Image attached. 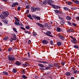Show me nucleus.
<instances>
[{"mask_svg": "<svg viewBox=\"0 0 79 79\" xmlns=\"http://www.w3.org/2000/svg\"><path fill=\"white\" fill-rule=\"evenodd\" d=\"M8 60L10 61L13 62L15 61L16 59L15 57L13 55H10L8 56Z\"/></svg>", "mask_w": 79, "mask_h": 79, "instance_id": "nucleus-1", "label": "nucleus"}, {"mask_svg": "<svg viewBox=\"0 0 79 79\" xmlns=\"http://www.w3.org/2000/svg\"><path fill=\"white\" fill-rule=\"evenodd\" d=\"M19 20L18 19H16L15 20V23H14L15 24L17 25V26H21L23 27V25L21 23H20V24H19Z\"/></svg>", "mask_w": 79, "mask_h": 79, "instance_id": "nucleus-2", "label": "nucleus"}, {"mask_svg": "<svg viewBox=\"0 0 79 79\" xmlns=\"http://www.w3.org/2000/svg\"><path fill=\"white\" fill-rule=\"evenodd\" d=\"M51 33H52V32L49 31L46 32V33H44L45 34H46V35H48V36H49V37H53V35H50L51 34Z\"/></svg>", "mask_w": 79, "mask_h": 79, "instance_id": "nucleus-3", "label": "nucleus"}, {"mask_svg": "<svg viewBox=\"0 0 79 79\" xmlns=\"http://www.w3.org/2000/svg\"><path fill=\"white\" fill-rule=\"evenodd\" d=\"M3 15H5V16L6 17H7L10 15V13L7 11H6L5 12H3L2 13Z\"/></svg>", "mask_w": 79, "mask_h": 79, "instance_id": "nucleus-4", "label": "nucleus"}, {"mask_svg": "<svg viewBox=\"0 0 79 79\" xmlns=\"http://www.w3.org/2000/svg\"><path fill=\"white\" fill-rule=\"evenodd\" d=\"M42 43L44 45H46V44H48V41L46 40H41Z\"/></svg>", "mask_w": 79, "mask_h": 79, "instance_id": "nucleus-5", "label": "nucleus"}, {"mask_svg": "<svg viewBox=\"0 0 79 79\" xmlns=\"http://www.w3.org/2000/svg\"><path fill=\"white\" fill-rule=\"evenodd\" d=\"M52 3H54V2L52 0H49L48 2V5H49L50 6L52 5Z\"/></svg>", "mask_w": 79, "mask_h": 79, "instance_id": "nucleus-6", "label": "nucleus"}, {"mask_svg": "<svg viewBox=\"0 0 79 79\" xmlns=\"http://www.w3.org/2000/svg\"><path fill=\"white\" fill-rule=\"evenodd\" d=\"M36 24L40 27H42V28H44V25H42V24L40 23H36Z\"/></svg>", "mask_w": 79, "mask_h": 79, "instance_id": "nucleus-7", "label": "nucleus"}, {"mask_svg": "<svg viewBox=\"0 0 79 79\" xmlns=\"http://www.w3.org/2000/svg\"><path fill=\"white\" fill-rule=\"evenodd\" d=\"M0 18L2 19H4L6 18V16H5L4 15H3L2 14L0 15Z\"/></svg>", "mask_w": 79, "mask_h": 79, "instance_id": "nucleus-8", "label": "nucleus"}, {"mask_svg": "<svg viewBox=\"0 0 79 79\" xmlns=\"http://www.w3.org/2000/svg\"><path fill=\"white\" fill-rule=\"evenodd\" d=\"M12 36L13 37L12 38V39L13 40H16V35L15 34H12Z\"/></svg>", "mask_w": 79, "mask_h": 79, "instance_id": "nucleus-9", "label": "nucleus"}, {"mask_svg": "<svg viewBox=\"0 0 79 79\" xmlns=\"http://www.w3.org/2000/svg\"><path fill=\"white\" fill-rule=\"evenodd\" d=\"M31 10L32 12H35L36 11V8L34 7H31Z\"/></svg>", "mask_w": 79, "mask_h": 79, "instance_id": "nucleus-10", "label": "nucleus"}, {"mask_svg": "<svg viewBox=\"0 0 79 79\" xmlns=\"http://www.w3.org/2000/svg\"><path fill=\"white\" fill-rule=\"evenodd\" d=\"M59 37L61 40H64L65 39L64 37H63V36L61 35H59Z\"/></svg>", "mask_w": 79, "mask_h": 79, "instance_id": "nucleus-11", "label": "nucleus"}, {"mask_svg": "<svg viewBox=\"0 0 79 79\" xmlns=\"http://www.w3.org/2000/svg\"><path fill=\"white\" fill-rule=\"evenodd\" d=\"M77 41L76 40V39H75V40H71V42H72V43H73V44H77Z\"/></svg>", "mask_w": 79, "mask_h": 79, "instance_id": "nucleus-12", "label": "nucleus"}, {"mask_svg": "<svg viewBox=\"0 0 79 79\" xmlns=\"http://www.w3.org/2000/svg\"><path fill=\"white\" fill-rule=\"evenodd\" d=\"M15 64L17 66H20V65H21V63L19 62V61H17V62H15Z\"/></svg>", "mask_w": 79, "mask_h": 79, "instance_id": "nucleus-13", "label": "nucleus"}, {"mask_svg": "<svg viewBox=\"0 0 79 79\" xmlns=\"http://www.w3.org/2000/svg\"><path fill=\"white\" fill-rule=\"evenodd\" d=\"M66 19L67 20H71V19H72V18H71V17H70V16H67L66 17Z\"/></svg>", "mask_w": 79, "mask_h": 79, "instance_id": "nucleus-14", "label": "nucleus"}, {"mask_svg": "<svg viewBox=\"0 0 79 79\" xmlns=\"http://www.w3.org/2000/svg\"><path fill=\"white\" fill-rule=\"evenodd\" d=\"M27 17H28V18H29L30 19H33V18H32V16H31V15H27Z\"/></svg>", "mask_w": 79, "mask_h": 79, "instance_id": "nucleus-15", "label": "nucleus"}, {"mask_svg": "<svg viewBox=\"0 0 79 79\" xmlns=\"http://www.w3.org/2000/svg\"><path fill=\"white\" fill-rule=\"evenodd\" d=\"M61 28H60L58 27H57V29H56L57 32H60V31H61Z\"/></svg>", "mask_w": 79, "mask_h": 79, "instance_id": "nucleus-16", "label": "nucleus"}, {"mask_svg": "<svg viewBox=\"0 0 79 79\" xmlns=\"http://www.w3.org/2000/svg\"><path fill=\"white\" fill-rule=\"evenodd\" d=\"M65 75L67 76H69L71 75V73L69 72H67L65 73Z\"/></svg>", "mask_w": 79, "mask_h": 79, "instance_id": "nucleus-17", "label": "nucleus"}, {"mask_svg": "<svg viewBox=\"0 0 79 79\" xmlns=\"http://www.w3.org/2000/svg\"><path fill=\"white\" fill-rule=\"evenodd\" d=\"M54 11H55V13H61V11L58 10H54Z\"/></svg>", "mask_w": 79, "mask_h": 79, "instance_id": "nucleus-18", "label": "nucleus"}, {"mask_svg": "<svg viewBox=\"0 0 79 79\" xmlns=\"http://www.w3.org/2000/svg\"><path fill=\"white\" fill-rule=\"evenodd\" d=\"M57 45H58V46H60L61 45V42L60 41H58L57 42Z\"/></svg>", "mask_w": 79, "mask_h": 79, "instance_id": "nucleus-19", "label": "nucleus"}, {"mask_svg": "<svg viewBox=\"0 0 79 79\" xmlns=\"http://www.w3.org/2000/svg\"><path fill=\"white\" fill-rule=\"evenodd\" d=\"M9 39V38L8 37L6 36V37H4L3 38V40H4L6 41V40H8V39Z\"/></svg>", "mask_w": 79, "mask_h": 79, "instance_id": "nucleus-20", "label": "nucleus"}, {"mask_svg": "<svg viewBox=\"0 0 79 79\" xmlns=\"http://www.w3.org/2000/svg\"><path fill=\"white\" fill-rule=\"evenodd\" d=\"M43 3L44 5H46L48 3V2L46 0H44L43 2Z\"/></svg>", "mask_w": 79, "mask_h": 79, "instance_id": "nucleus-21", "label": "nucleus"}, {"mask_svg": "<svg viewBox=\"0 0 79 79\" xmlns=\"http://www.w3.org/2000/svg\"><path fill=\"white\" fill-rule=\"evenodd\" d=\"M37 62H38L39 63H46V62L45 61H41L40 60H38Z\"/></svg>", "mask_w": 79, "mask_h": 79, "instance_id": "nucleus-22", "label": "nucleus"}, {"mask_svg": "<svg viewBox=\"0 0 79 79\" xmlns=\"http://www.w3.org/2000/svg\"><path fill=\"white\" fill-rule=\"evenodd\" d=\"M64 10H65L66 11H69V9L68 8L65 7H64Z\"/></svg>", "mask_w": 79, "mask_h": 79, "instance_id": "nucleus-23", "label": "nucleus"}, {"mask_svg": "<svg viewBox=\"0 0 79 79\" xmlns=\"http://www.w3.org/2000/svg\"><path fill=\"white\" fill-rule=\"evenodd\" d=\"M73 47L74 48H78V49H79V47L77 44L74 45Z\"/></svg>", "mask_w": 79, "mask_h": 79, "instance_id": "nucleus-24", "label": "nucleus"}, {"mask_svg": "<svg viewBox=\"0 0 79 79\" xmlns=\"http://www.w3.org/2000/svg\"><path fill=\"white\" fill-rule=\"evenodd\" d=\"M38 65L40 66V67H41L42 68H44V65L43 64H38Z\"/></svg>", "mask_w": 79, "mask_h": 79, "instance_id": "nucleus-25", "label": "nucleus"}, {"mask_svg": "<svg viewBox=\"0 0 79 79\" xmlns=\"http://www.w3.org/2000/svg\"><path fill=\"white\" fill-rule=\"evenodd\" d=\"M36 19L37 20H38L39 21H40V19H41V18H40V17L39 16H37L36 17Z\"/></svg>", "mask_w": 79, "mask_h": 79, "instance_id": "nucleus-26", "label": "nucleus"}, {"mask_svg": "<svg viewBox=\"0 0 79 79\" xmlns=\"http://www.w3.org/2000/svg\"><path fill=\"white\" fill-rule=\"evenodd\" d=\"M74 3H76L78 5H79V1L78 0H76L74 1Z\"/></svg>", "mask_w": 79, "mask_h": 79, "instance_id": "nucleus-27", "label": "nucleus"}, {"mask_svg": "<svg viewBox=\"0 0 79 79\" xmlns=\"http://www.w3.org/2000/svg\"><path fill=\"white\" fill-rule=\"evenodd\" d=\"M17 72V70H16V69H13V70H12L13 73H16Z\"/></svg>", "mask_w": 79, "mask_h": 79, "instance_id": "nucleus-28", "label": "nucleus"}, {"mask_svg": "<svg viewBox=\"0 0 79 79\" xmlns=\"http://www.w3.org/2000/svg\"><path fill=\"white\" fill-rule=\"evenodd\" d=\"M74 74H77V70H74L73 71Z\"/></svg>", "mask_w": 79, "mask_h": 79, "instance_id": "nucleus-29", "label": "nucleus"}, {"mask_svg": "<svg viewBox=\"0 0 79 79\" xmlns=\"http://www.w3.org/2000/svg\"><path fill=\"white\" fill-rule=\"evenodd\" d=\"M60 8V7L58 6H55V9H58V8Z\"/></svg>", "mask_w": 79, "mask_h": 79, "instance_id": "nucleus-30", "label": "nucleus"}, {"mask_svg": "<svg viewBox=\"0 0 79 79\" xmlns=\"http://www.w3.org/2000/svg\"><path fill=\"white\" fill-rule=\"evenodd\" d=\"M22 77H23V78H24V79H27V77H26V75H22Z\"/></svg>", "mask_w": 79, "mask_h": 79, "instance_id": "nucleus-31", "label": "nucleus"}, {"mask_svg": "<svg viewBox=\"0 0 79 79\" xmlns=\"http://www.w3.org/2000/svg\"><path fill=\"white\" fill-rule=\"evenodd\" d=\"M13 30L15 32H18V31H17V30H16V29L15 28H13Z\"/></svg>", "mask_w": 79, "mask_h": 79, "instance_id": "nucleus-32", "label": "nucleus"}, {"mask_svg": "<svg viewBox=\"0 0 79 79\" xmlns=\"http://www.w3.org/2000/svg\"><path fill=\"white\" fill-rule=\"evenodd\" d=\"M26 8L27 9H29L30 8V6L29 5H27L26 7Z\"/></svg>", "mask_w": 79, "mask_h": 79, "instance_id": "nucleus-33", "label": "nucleus"}, {"mask_svg": "<svg viewBox=\"0 0 79 79\" xmlns=\"http://www.w3.org/2000/svg\"><path fill=\"white\" fill-rule=\"evenodd\" d=\"M71 10H76V8L75 7H72L71 8Z\"/></svg>", "mask_w": 79, "mask_h": 79, "instance_id": "nucleus-34", "label": "nucleus"}, {"mask_svg": "<svg viewBox=\"0 0 79 79\" xmlns=\"http://www.w3.org/2000/svg\"><path fill=\"white\" fill-rule=\"evenodd\" d=\"M65 64V63H64V62H61V66H64V64Z\"/></svg>", "mask_w": 79, "mask_h": 79, "instance_id": "nucleus-35", "label": "nucleus"}, {"mask_svg": "<svg viewBox=\"0 0 79 79\" xmlns=\"http://www.w3.org/2000/svg\"><path fill=\"white\" fill-rule=\"evenodd\" d=\"M26 28L27 29H30V27H29V26H26Z\"/></svg>", "mask_w": 79, "mask_h": 79, "instance_id": "nucleus-36", "label": "nucleus"}, {"mask_svg": "<svg viewBox=\"0 0 79 79\" xmlns=\"http://www.w3.org/2000/svg\"><path fill=\"white\" fill-rule=\"evenodd\" d=\"M22 65L23 66H24V67H26V66H27V64H22Z\"/></svg>", "mask_w": 79, "mask_h": 79, "instance_id": "nucleus-37", "label": "nucleus"}, {"mask_svg": "<svg viewBox=\"0 0 79 79\" xmlns=\"http://www.w3.org/2000/svg\"><path fill=\"white\" fill-rule=\"evenodd\" d=\"M47 28L48 29H51L52 28V27H51V26H49L47 27Z\"/></svg>", "mask_w": 79, "mask_h": 79, "instance_id": "nucleus-38", "label": "nucleus"}, {"mask_svg": "<svg viewBox=\"0 0 79 79\" xmlns=\"http://www.w3.org/2000/svg\"><path fill=\"white\" fill-rule=\"evenodd\" d=\"M50 69V68L49 67H45V69L46 70H48V69Z\"/></svg>", "mask_w": 79, "mask_h": 79, "instance_id": "nucleus-39", "label": "nucleus"}, {"mask_svg": "<svg viewBox=\"0 0 79 79\" xmlns=\"http://www.w3.org/2000/svg\"><path fill=\"white\" fill-rule=\"evenodd\" d=\"M4 74H5V75H8V73L5 72H4L3 73Z\"/></svg>", "mask_w": 79, "mask_h": 79, "instance_id": "nucleus-40", "label": "nucleus"}, {"mask_svg": "<svg viewBox=\"0 0 79 79\" xmlns=\"http://www.w3.org/2000/svg\"><path fill=\"white\" fill-rule=\"evenodd\" d=\"M36 10L37 11H40V8H36Z\"/></svg>", "mask_w": 79, "mask_h": 79, "instance_id": "nucleus-41", "label": "nucleus"}, {"mask_svg": "<svg viewBox=\"0 0 79 79\" xmlns=\"http://www.w3.org/2000/svg\"><path fill=\"white\" fill-rule=\"evenodd\" d=\"M50 44L51 45H53V41H50Z\"/></svg>", "mask_w": 79, "mask_h": 79, "instance_id": "nucleus-42", "label": "nucleus"}, {"mask_svg": "<svg viewBox=\"0 0 79 79\" xmlns=\"http://www.w3.org/2000/svg\"><path fill=\"white\" fill-rule=\"evenodd\" d=\"M32 16L33 18H35V19H36L37 16H36L34 15H33Z\"/></svg>", "mask_w": 79, "mask_h": 79, "instance_id": "nucleus-43", "label": "nucleus"}, {"mask_svg": "<svg viewBox=\"0 0 79 79\" xmlns=\"http://www.w3.org/2000/svg\"><path fill=\"white\" fill-rule=\"evenodd\" d=\"M51 6H52V7H53V8H55V5H53V4H52V5H51Z\"/></svg>", "mask_w": 79, "mask_h": 79, "instance_id": "nucleus-44", "label": "nucleus"}, {"mask_svg": "<svg viewBox=\"0 0 79 79\" xmlns=\"http://www.w3.org/2000/svg\"><path fill=\"white\" fill-rule=\"evenodd\" d=\"M20 28H21L22 29H23V30H24V31H26V29H25V28H24V27H20Z\"/></svg>", "mask_w": 79, "mask_h": 79, "instance_id": "nucleus-45", "label": "nucleus"}, {"mask_svg": "<svg viewBox=\"0 0 79 79\" xmlns=\"http://www.w3.org/2000/svg\"><path fill=\"white\" fill-rule=\"evenodd\" d=\"M72 24L73 26H77V24H76L75 23H72Z\"/></svg>", "mask_w": 79, "mask_h": 79, "instance_id": "nucleus-46", "label": "nucleus"}, {"mask_svg": "<svg viewBox=\"0 0 79 79\" xmlns=\"http://www.w3.org/2000/svg\"><path fill=\"white\" fill-rule=\"evenodd\" d=\"M56 66L57 68H58V67H59L60 66L59 65V64H56Z\"/></svg>", "mask_w": 79, "mask_h": 79, "instance_id": "nucleus-47", "label": "nucleus"}, {"mask_svg": "<svg viewBox=\"0 0 79 79\" xmlns=\"http://www.w3.org/2000/svg\"><path fill=\"white\" fill-rule=\"evenodd\" d=\"M13 40H13V39H12V38H11L10 40V42H13Z\"/></svg>", "mask_w": 79, "mask_h": 79, "instance_id": "nucleus-48", "label": "nucleus"}, {"mask_svg": "<svg viewBox=\"0 0 79 79\" xmlns=\"http://www.w3.org/2000/svg\"><path fill=\"white\" fill-rule=\"evenodd\" d=\"M33 35H34V36H35H35H36V35H37V33H34L33 34Z\"/></svg>", "mask_w": 79, "mask_h": 79, "instance_id": "nucleus-49", "label": "nucleus"}, {"mask_svg": "<svg viewBox=\"0 0 79 79\" xmlns=\"http://www.w3.org/2000/svg\"><path fill=\"white\" fill-rule=\"evenodd\" d=\"M15 4L14 3L12 5V8H13V7H15Z\"/></svg>", "mask_w": 79, "mask_h": 79, "instance_id": "nucleus-50", "label": "nucleus"}, {"mask_svg": "<svg viewBox=\"0 0 79 79\" xmlns=\"http://www.w3.org/2000/svg\"><path fill=\"white\" fill-rule=\"evenodd\" d=\"M21 7H18V11H20V10H21Z\"/></svg>", "mask_w": 79, "mask_h": 79, "instance_id": "nucleus-51", "label": "nucleus"}, {"mask_svg": "<svg viewBox=\"0 0 79 79\" xmlns=\"http://www.w3.org/2000/svg\"><path fill=\"white\" fill-rule=\"evenodd\" d=\"M14 4L15 5V6L16 5H18V3L17 2H16L15 3H14Z\"/></svg>", "mask_w": 79, "mask_h": 79, "instance_id": "nucleus-52", "label": "nucleus"}, {"mask_svg": "<svg viewBox=\"0 0 79 79\" xmlns=\"http://www.w3.org/2000/svg\"><path fill=\"white\" fill-rule=\"evenodd\" d=\"M48 65H49V66H50V67H53V65H52L50 64H49Z\"/></svg>", "mask_w": 79, "mask_h": 79, "instance_id": "nucleus-53", "label": "nucleus"}, {"mask_svg": "<svg viewBox=\"0 0 79 79\" xmlns=\"http://www.w3.org/2000/svg\"><path fill=\"white\" fill-rule=\"evenodd\" d=\"M12 49V48H10L8 49V51L9 52H11V50Z\"/></svg>", "mask_w": 79, "mask_h": 79, "instance_id": "nucleus-54", "label": "nucleus"}, {"mask_svg": "<svg viewBox=\"0 0 79 79\" xmlns=\"http://www.w3.org/2000/svg\"><path fill=\"white\" fill-rule=\"evenodd\" d=\"M22 73L24 74H25V71H24V69H23L22 71Z\"/></svg>", "mask_w": 79, "mask_h": 79, "instance_id": "nucleus-55", "label": "nucleus"}, {"mask_svg": "<svg viewBox=\"0 0 79 79\" xmlns=\"http://www.w3.org/2000/svg\"><path fill=\"white\" fill-rule=\"evenodd\" d=\"M71 38V39H73V40H76V39H75L72 36H70Z\"/></svg>", "mask_w": 79, "mask_h": 79, "instance_id": "nucleus-56", "label": "nucleus"}, {"mask_svg": "<svg viewBox=\"0 0 79 79\" xmlns=\"http://www.w3.org/2000/svg\"><path fill=\"white\" fill-rule=\"evenodd\" d=\"M71 4H72V2H69L68 3V5H71Z\"/></svg>", "mask_w": 79, "mask_h": 79, "instance_id": "nucleus-57", "label": "nucleus"}, {"mask_svg": "<svg viewBox=\"0 0 79 79\" xmlns=\"http://www.w3.org/2000/svg\"><path fill=\"white\" fill-rule=\"evenodd\" d=\"M50 26H52V24H53V23H52V22H50Z\"/></svg>", "mask_w": 79, "mask_h": 79, "instance_id": "nucleus-58", "label": "nucleus"}, {"mask_svg": "<svg viewBox=\"0 0 79 79\" xmlns=\"http://www.w3.org/2000/svg\"><path fill=\"white\" fill-rule=\"evenodd\" d=\"M45 26H46V27H47V26H48V24L46 23L45 24Z\"/></svg>", "mask_w": 79, "mask_h": 79, "instance_id": "nucleus-59", "label": "nucleus"}, {"mask_svg": "<svg viewBox=\"0 0 79 79\" xmlns=\"http://www.w3.org/2000/svg\"><path fill=\"white\" fill-rule=\"evenodd\" d=\"M68 24L69 25H71V23H70V22H68Z\"/></svg>", "mask_w": 79, "mask_h": 79, "instance_id": "nucleus-60", "label": "nucleus"}, {"mask_svg": "<svg viewBox=\"0 0 79 79\" xmlns=\"http://www.w3.org/2000/svg\"><path fill=\"white\" fill-rule=\"evenodd\" d=\"M27 54H28V57L29 58H30V54H29V52L27 53Z\"/></svg>", "mask_w": 79, "mask_h": 79, "instance_id": "nucleus-61", "label": "nucleus"}, {"mask_svg": "<svg viewBox=\"0 0 79 79\" xmlns=\"http://www.w3.org/2000/svg\"><path fill=\"white\" fill-rule=\"evenodd\" d=\"M5 23V24H7V23H8V21H5L4 22Z\"/></svg>", "mask_w": 79, "mask_h": 79, "instance_id": "nucleus-62", "label": "nucleus"}, {"mask_svg": "<svg viewBox=\"0 0 79 79\" xmlns=\"http://www.w3.org/2000/svg\"><path fill=\"white\" fill-rule=\"evenodd\" d=\"M3 2H7V0H2Z\"/></svg>", "mask_w": 79, "mask_h": 79, "instance_id": "nucleus-63", "label": "nucleus"}, {"mask_svg": "<svg viewBox=\"0 0 79 79\" xmlns=\"http://www.w3.org/2000/svg\"><path fill=\"white\" fill-rule=\"evenodd\" d=\"M25 33H26V34L27 33H28V31H25Z\"/></svg>", "mask_w": 79, "mask_h": 79, "instance_id": "nucleus-64", "label": "nucleus"}]
</instances>
